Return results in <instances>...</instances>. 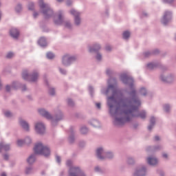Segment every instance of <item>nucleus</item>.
<instances>
[{"label": "nucleus", "mask_w": 176, "mask_h": 176, "mask_svg": "<svg viewBox=\"0 0 176 176\" xmlns=\"http://www.w3.org/2000/svg\"><path fill=\"white\" fill-rule=\"evenodd\" d=\"M131 97V100L129 99H118L115 98V96H111L108 98L107 104L112 109L113 108V104H116V116H135L133 114L134 112H137V109L141 105V102L137 98L135 91L132 90L130 93Z\"/></svg>", "instance_id": "obj_1"}, {"label": "nucleus", "mask_w": 176, "mask_h": 176, "mask_svg": "<svg viewBox=\"0 0 176 176\" xmlns=\"http://www.w3.org/2000/svg\"><path fill=\"white\" fill-rule=\"evenodd\" d=\"M34 153L36 155H43V156L47 157L50 155V150L49 148L44 146L42 143H37L34 148Z\"/></svg>", "instance_id": "obj_2"}, {"label": "nucleus", "mask_w": 176, "mask_h": 176, "mask_svg": "<svg viewBox=\"0 0 176 176\" xmlns=\"http://www.w3.org/2000/svg\"><path fill=\"white\" fill-rule=\"evenodd\" d=\"M38 3H39L40 8L43 12V14L45 19H49V17H50V16L53 14V10L50 9V7H49V5L43 3V0H39Z\"/></svg>", "instance_id": "obj_3"}, {"label": "nucleus", "mask_w": 176, "mask_h": 176, "mask_svg": "<svg viewBox=\"0 0 176 176\" xmlns=\"http://www.w3.org/2000/svg\"><path fill=\"white\" fill-rule=\"evenodd\" d=\"M72 61H75V57L69 56V55H65L63 58V64L64 65H69Z\"/></svg>", "instance_id": "obj_4"}, {"label": "nucleus", "mask_w": 176, "mask_h": 176, "mask_svg": "<svg viewBox=\"0 0 176 176\" xmlns=\"http://www.w3.org/2000/svg\"><path fill=\"white\" fill-rule=\"evenodd\" d=\"M35 130L38 134H43L45 133V125L43 124L38 122L35 125Z\"/></svg>", "instance_id": "obj_5"}, {"label": "nucleus", "mask_w": 176, "mask_h": 176, "mask_svg": "<svg viewBox=\"0 0 176 176\" xmlns=\"http://www.w3.org/2000/svg\"><path fill=\"white\" fill-rule=\"evenodd\" d=\"M10 35L12 38H14V39H17V38H19V35H20V32L16 28H12L10 31Z\"/></svg>", "instance_id": "obj_6"}, {"label": "nucleus", "mask_w": 176, "mask_h": 176, "mask_svg": "<svg viewBox=\"0 0 176 176\" xmlns=\"http://www.w3.org/2000/svg\"><path fill=\"white\" fill-rule=\"evenodd\" d=\"M125 122H129V119H125L124 118H119L116 117L114 123L117 126H122Z\"/></svg>", "instance_id": "obj_7"}, {"label": "nucleus", "mask_w": 176, "mask_h": 176, "mask_svg": "<svg viewBox=\"0 0 176 176\" xmlns=\"http://www.w3.org/2000/svg\"><path fill=\"white\" fill-rule=\"evenodd\" d=\"M38 112L40 115H42V116H44V118H46L47 119H52V116L50 113H49V112L46 111L45 109H38Z\"/></svg>", "instance_id": "obj_8"}, {"label": "nucleus", "mask_w": 176, "mask_h": 176, "mask_svg": "<svg viewBox=\"0 0 176 176\" xmlns=\"http://www.w3.org/2000/svg\"><path fill=\"white\" fill-rule=\"evenodd\" d=\"M19 123L21 127L24 129V130H25L26 131H28V130H30V126L28 125V123H27V122L23 120H20Z\"/></svg>", "instance_id": "obj_9"}, {"label": "nucleus", "mask_w": 176, "mask_h": 176, "mask_svg": "<svg viewBox=\"0 0 176 176\" xmlns=\"http://www.w3.org/2000/svg\"><path fill=\"white\" fill-rule=\"evenodd\" d=\"M30 142H31V139L30 138H27L25 140V142L23 140H18L17 145L18 146H23V144H30Z\"/></svg>", "instance_id": "obj_10"}, {"label": "nucleus", "mask_w": 176, "mask_h": 176, "mask_svg": "<svg viewBox=\"0 0 176 176\" xmlns=\"http://www.w3.org/2000/svg\"><path fill=\"white\" fill-rule=\"evenodd\" d=\"M147 162H148V164H150L151 166H155V165L157 164V160L156 158L148 157L147 159Z\"/></svg>", "instance_id": "obj_11"}, {"label": "nucleus", "mask_w": 176, "mask_h": 176, "mask_svg": "<svg viewBox=\"0 0 176 176\" xmlns=\"http://www.w3.org/2000/svg\"><path fill=\"white\" fill-rule=\"evenodd\" d=\"M38 45H40V46H42L43 47H45V46H47V43L46 42L45 37H41L38 41Z\"/></svg>", "instance_id": "obj_12"}, {"label": "nucleus", "mask_w": 176, "mask_h": 176, "mask_svg": "<svg viewBox=\"0 0 176 176\" xmlns=\"http://www.w3.org/2000/svg\"><path fill=\"white\" fill-rule=\"evenodd\" d=\"M121 79L123 82V83H129V82H133V80L126 75H123L121 76Z\"/></svg>", "instance_id": "obj_13"}, {"label": "nucleus", "mask_w": 176, "mask_h": 176, "mask_svg": "<svg viewBox=\"0 0 176 176\" xmlns=\"http://www.w3.org/2000/svg\"><path fill=\"white\" fill-rule=\"evenodd\" d=\"M10 146L8 144H3V143H0V152L2 151H9Z\"/></svg>", "instance_id": "obj_14"}, {"label": "nucleus", "mask_w": 176, "mask_h": 176, "mask_svg": "<svg viewBox=\"0 0 176 176\" xmlns=\"http://www.w3.org/2000/svg\"><path fill=\"white\" fill-rule=\"evenodd\" d=\"M34 162H35V155H32L28 159V163H29V164H32Z\"/></svg>", "instance_id": "obj_15"}, {"label": "nucleus", "mask_w": 176, "mask_h": 176, "mask_svg": "<svg viewBox=\"0 0 176 176\" xmlns=\"http://www.w3.org/2000/svg\"><path fill=\"white\" fill-rule=\"evenodd\" d=\"M38 80V73H34L31 76V82H36Z\"/></svg>", "instance_id": "obj_16"}, {"label": "nucleus", "mask_w": 176, "mask_h": 176, "mask_svg": "<svg viewBox=\"0 0 176 176\" xmlns=\"http://www.w3.org/2000/svg\"><path fill=\"white\" fill-rule=\"evenodd\" d=\"M102 153V148H98L97 151H96V155L98 156V157L99 159H104V157H102L101 156V153Z\"/></svg>", "instance_id": "obj_17"}, {"label": "nucleus", "mask_w": 176, "mask_h": 176, "mask_svg": "<svg viewBox=\"0 0 176 176\" xmlns=\"http://www.w3.org/2000/svg\"><path fill=\"white\" fill-rule=\"evenodd\" d=\"M100 45H95L94 47V48H91L90 50H89V52H97V50H100Z\"/></svg>", "instance_id": "obj_18"}, {"label": "nucleus", "mask_w": 176, "mask_h": 176, "mask_svg": "<svg viewBox=\"0 0 176 176\" xmlns=\"http://www.w3.org/2000/svg\"><path fill=\"white\" fill-rule=\"evenodd\" d=\"M151 125L148 126V130H152V127H153V124H155V118L152 117L151 118Z\"/></svg>", "instance_id": "obj_19"}, {"label": "nucleus", "mask_w": 176, "mask_h": 176, "mask_svg": "<svg viewBox=\"0 0 176 176\" xmlns=\"http://www.w3.org/2000/svg\"><path fill=\"white\" fill-rule=\"evenodd\" d=\"M122 35H123L124 39H129V38H130V33L127 31L124 32Z\"/></svg>", "instance_id": "obj_20"}, {"label": "nucleus", "mask_w": 176, "mask_h": 176, "mask_svg": "<svg viewBox=\"0 0 176 176\" xmlns=\"http://www.w3.org/2000/svg\"><path fill=\"white\" fill-rule=\"evenodd\" d=\"M138 116L141 118V119H145V118H146V113H145V111H142Z\"/></svg>", "instance_id": "obj_21"}, {"label": "nucleus", "mask_w": 176, "mask_h": 176, "mask_svg": "<svg viewBox=\"0 0 176 176\" xmlns=\"http://www.w3.org/2000/svg\"><path fill=\"white\" fill-rule=\"evenodd\" d=\"M70 13L73 14L74 16H76L77 14V20H79V12H76L75 10H72L70 11Z\"/></svg>", "instance_id": "obj_22"}, {"label": "nucleus", "mask_w": 176, "mask_h": 176, "mask_svg": "<svg viewBox=\"0 0 176 176\" xmlns=\"http://www.w3.org/2000/svg\"><path fill=\"white\" fill-rule=\"evenodd\" d=\"M47 58H50V59L54 58V54L52 52H48L47 53Z\"/></svg>", "instance_id": "obj_23"}, {"label": "nucleus", "mask_w": 176, "mask_h": 176, "mask_svg": "<svg viewBox=\"0 0 176 176\" xmlns=\"http://www.w3.org/2000/svg\"><path fill=\"white\" fill-rule=\"evenodd\" d=\"M140 93L143 95V96H146V89H145V88H142L140 89Z\"/></svg>", "instance_id": "obj_24"}, {"label": "nucleus", "mask_w": 176, "mask_h": 176, "mask_svg": "<svg viewBox=\"0 0 176 176\" xmlns=\"http://www.w3.org/2000/svg\"><path fill=\"white\" fill-rule=\"evenodd\" d=\"M80 131L82 134H86V133H87V128L83 127L81 129Z\"/></svg>", "instance_id": "obj_25"}, {"label": "nucleus", "mask_w": 176, "mask_h": 176, "mask_svg": "<svg viewBox=\"0 0 176 176\" xmlns=\"http://www.w3.org/2000/svg\"><path fill=\"white\" fill-rule=\"evenodd\" d=\"M13 56H14V54H13L12 52H9L7 54L6 57H7V58H12V57H13Z\"/></svg>", "instance_id": "obj_26"}, {"label": "nucleus", "mask_w": 176, "mask_h": 176, "mask_svg": "<svg viewBox=\"0 0 176 176\" xmlns=\"http://www.w3.org/2000/svg\"><path fill=\"white\" fill-rule=\"evenodd\" d=\"M28 9L29 10H32L34 9V3H30Z\"/></svg>", "instance_id": "obj_27"}, {"label": "nucleus", "mask_w": 176, "mask_h": 176, "mask_svg": "<svg viewBox=\"0 0 176 176\" xmlns=\"http://www.w3.org/2000/svg\"><path fill=\"white\" fill-rule=\"evenodd\" d=\"M32 168H28L25 170L26 174H30V173H32Z\"/></svg>", "instance_id": "obj_28"}, {"label": "nucleus", "mask_w": 176, "mask_h": 176, "mask_svg": "<svg viewBox=\"0 0 176 176\" xmlns=\"http://www.w3.org/2000/svg\"><path fill=\"white\" fill-rule=\"evenodd\" d=\"M23 79H28V74H27V72L23 73Z\"/></svg>", "instance_id": "obj_29"}, {"label": "nucleus", "mask_w": 176, "mask_h": 176, "mask_svg": "<svg viewBox=\"0 0 176 176\" xmlns=\"http://www.w3.org/2000/svg\"><path fill=\"white\" fill-rule=\"evenodd\" d=\"M5 116L7 117V118H10V116H12V113H10V111H6L5 113Z\"/></svg>", "instance_id": "obj_30"}, {"label": "nucleus", "mask_w": 176, "mask_h": 176, "mask_svg": "<svg viewBox=\"0 0 176 176\" xmlns=\"http://www.w3.org/2000/svg\"><path fill=\"white\" fill-rule=\"evenodd\" d=\"M50 94L51 96H54V89L51 88V89H50Z\"/></svg>", "instance_id": "obj_31"}, {"label": "nucleus", "mask_w": 176, "mask_h": 176, "mask_svg": "<svg viewBox=\"0 0 176 176\" xmlns=\"http://www.w3.org/2000/svg\"><path fill=\"white\" fill-rule=\"evenodd\" d=\"M164 109L165 111H166V112H168V109H170V106H168V104L165 105Z\"/></svg>", "instance_id": "obj_32"}, {"label": "nucleus", "mask_w": 176, "mask_h": 176, "mask_svg": "<svg viewBox=\"0 0 176 176\" xmlns=\"http://www.w3.org/2000/svg\"><path fill=\"white\" fill-rule=\"evenodd\" d=\"M145 173V170L144 169L139 170L138 172V174H139L140 176H142V175H141V173Z\"/></svg>", "instance_id": "obj_33"}, {"label": "nucleus", "mask_w": 176, "mask_h": 176, "mask_svg": "<svg viewBox=\"0 0 176 176\" xmlns=\"http://www.w3.org/2000/svg\"><path fill=\"white\" fill-rule=\"evenodd\" d=\"M107 157H108L109 159H111V157H112V153H107Z\"/></svg>", "instance_id": "obj_34"}, {"label": "nucleus", "mask_w": 176, "mask_h": 176, "mask_svg": "<svg viewBox=\"0 0 176 176\" xmlns=\"http://www.w3.org/2000/svg\"><path fill=\"white\" fill-rule=\"evenodd\" d=\"M67 102L69 105H74V102L71 99H69Z\"/></svg>", "instance_id": "obj_35"}, {"label": "nucleus", "mask_w": 176, "mask_h": 176, "mask_svg": "<svg viewBox=\"0 0 176 176\" xmlns=\"http://www.w3.org/2000/svg\"><path fill=\"white\" fill-rule=\"evenodd\" d=\"M56 161L58 163H60L61 162V159L60 158V157L56 156Z\"/></svg>", "instance_id": "obj_36"}, {"label": "nucleus", "mask_w": 176, "mask_h": 176, "mask_svg": "<svg viewBox=\"0 0 176 176\" xmlns=\"http://www.w3.org/2000/svg\"><path fill=\"white\" fill-rule=\"evenodd\" d=\"M71 3H72V1H71V0H67V6H69V5H71Z\"/></svg>", "instance_id": "obj_37"}, {"label": "nucleus", "mask_w": 176, "mask_h": 176, "mask_svg": "<svg viewBox=\"0 0 176 176\" xmlns=\"http://www.w3.org/2000/svg\"><path fill=\"white\" fill-rule=\"evenodd\" d=\"M71 164H72V162H71V160H68L67 162V166H71Z\"/></svg>", "instance_id": "obj_38"}, {"label": "nucleus", "mask_w": 176, "mask_h": 176, "mask_svg": "<svg viewBox=\"0 0 176 176\" xmlns=\"http://www.w3.org/2000/svg\"><path fill=\"white\" fill-rule=\"evenodd\" d=\"M115 87L114 85H109V90H111V89H113Z\"/></svg>", "instance_id": "obj_39"}, {"label": "nucleus", "mask_w": 176, "mask_h": 176, "mask_svg": "<svg viewBox=\"0 0 176 176\" xmlns=\"http://www.w3.org/2000/svg\"><path fill=\"white\" fill-rule=\"evenodd\" d=\"M96 107H97V108H98V109H100V108H101V104L100 103H96Z\"/></svg>", "instance_id": "obj_40"}, {"label": "nucleus", "mask_w": 176, "mask_h": 176, "mask_svg": "<svg viewBox=\"0 0 176 176\" xmlns=\"http://www.w3.org/2000/svg\"><path fill=\"white\" fill-rule=\"evenodd\" d=\"M6 89L7 91H9V90H10V86L7 85L6 87Z\"/></svg>", "instance_id": "obj_41"}, {"label": "nucleus", "mask_w": 176, "mask_h": 176, "mask_svg": "<svg viewBox=\"0 0 176 176\" xmlns=\"http://www.w3.org/2000/svg\"><path fill=\"white\" fill-rule=\"evenodd\" d=\"M96 58L98 59V60H101V55H100L99 54L97 55V56H96Z\"/></svg>", "instance_id": "obj_42"}, {"label": "nucleus", "mask_w": 176, "mask_h": 176, "mask_svg": "<svg viewBox=\"0 0 176 176\" xmlns=\"http://www.w3.org/2000/svg\"><path fill=\"white\" fill-rule=\"evenodd\" d=\"M4 159H5V160H8L9 159V155H4Z\"/></svg>", "instance_id": "obj_43"}, {"label": "nucleus", "mask_w": 176, "mask_h": 176, "mask_svg": "<svg viewBox=\"0 0 176 176\" xmlns=\"http://www.w3.org/2000/svg\"><path fill=\"white\" fill-rule=\"evenodd\" d=\"M155 141H159L160 140V138H159V136H155Z\"/></svg>", "instance_id": "obj_44"}, {"label": "nucleus", "mask_w": 176, "mask_h": 176, "mask_svg": "<svg viewBox=\"0 0 176 176\" xmlns=\"http://www.w3.org/2000/svg\"><path fill=\"white\" fill-rule=\"evenodd\" d=\"M165 2H168L169 3H171L174 0H164Z\"/></svg>", "instance_id": "obj_45"}, {"label": "nucleus", "mask_w": 176, "mask_h": 176, "mask_svg": "<svg viewBox=\"0 0 176 176\" xmlns=\"http://www.w3.org/2000/svg\"><path fill=\"white\" fill-rule=\"evenodd\" d=\"M33 16H34V18H36V17L38 16V13L34 12V13L33 14Z\"/></svg>", "instance_id": "obj_46"}, {"label": "nucleus", "mask_w": 176, "mask_h": 176, "mask_svg": "<svg viewBox=\"0 0 176 176\" xmlns=\"http://www.w3.org/2000/svg\"><path fill=\"white\" fill-rule=\"evenodd\" d=\"M60 72H61V74H65V71L63 69H60Z\"/></svg>", "instance_id": "obj_47"}, {"label": "nucleus", "mask_w": 176, "mask_h": 176, "mask_svg": "<svg viewBox=\"0 0 176 176\" xmlns=\"http://www.w3.org/2000/svg\"><path fill=\"white\" fill-rule=\"evenodd\" d=\"M163 157H164L165 159H167V154H163Z\"/></svg>", "instance_id": "obj_48"}, {"label": "nucleus", "mask_w": 176, "mask_h": 176, "mask_svg": "<svg viewBox=\"0 0 176 176\" xmlns=\"http://www.w3.org/2000/svg\"><path fill=\"white\" fill-rule=\"evenodd\" d=\"M106 50H111V47H107Z\"/></svg>", "instance_id": "obj_49"}, {"label": "nucleus", "mask_w": 176, "mask_h": 176, "mask_svg": "<svg viewBox=\"0 0 176 176\" xmlns=\"http://www.w3.org/2000/svg\"><path fill=\"white\" fill-rule=\"evenodd\" d=\"M148 68H151V67H152V63L148 64Z\"/></svg>", "instance_id": "obj_50"}, {"label": "nucleus", "mask_w": 176, "mask_h": 176, "mask_svg": "<svg viewBox=\"0 0 176 176\" xmlns=\"http://www.w3.org/2000/svg\"><path fill=\"white\" fill-rule=\"evenodd\" d=\"M95 170H96V171H98V170H100V168L96 167V168H95Z\"/></svg>", "instance_id": "obj_51"}, {"label": "nucleus", "mask_w": 176, "mask_h": 176, "mask_svg": "<svg viewBox=\"0 0 176 176\" xmlns=\"http://www.w3.org/2000/svg\"><path fill=\"white\" fill-rule=\"evenodd\" d=\"M1 176H6V174L5 173H3L1 174Z\"/></svg>", "instance_id": "obj_52"}, {"label": "nucleus", "mask_w": 176, "mask_h": 176, "mask_svg": "<svg viewBox=\"0 0 176 176\" xmlns=\"http://www.w3.org/2000/svg\"><path fill=\"white\" fill-rule=\"evenodd\" d=\"M107 75H109V70H107Z\"/></svg>", "instance_id": "obj_53"}, {"label": "nucleus", "mask_w": 176, "mask_h": 176, "mask_svg": "<svg viewBox=\"0 0 176 176\" xmlns=\"http://www.w3.org/2000/svg\"><path fill=\"white\" fill-rule=\"evenodd\" d=\"M58 2H63V0H57Z\"/></svg>", "instance_id": "obj_54"}, {"label": "nucleus", "mask_w": 176, "mask_h": 176, "mask_svg": "<svg viewBox=\"0 0 176 176\" xmlns=\"http://www.w3.org/2000/svg\"><path fill=\"white\" fill-rule=\"evenodd\" d=\"M94 123H98V122H97V121H95V122H94Z\"/></svg>", "instance_id": "obj_55"}, {"label": "nucleus", "mask_w": 176, "mask_h": 176, "mask_svg": "<svg viewBox=\"0 0 176 176\" xmlns=\"http://www.w3.org/2000/svg\"><path fill=\"white\" fill-rule=\"evenodd\" d=\"M146 54H147V53L145 54V56H147Z\"/></svg>", "instance_id": "obj_56"}, {"label": "nucleus", "mask_w": 176, "mask_h": 176, "mask_svg": "<svg viewBox=\"0 0 176 176\" xmlns=\"http://www.w3.org/2000/svg\"><path fill=\"white\" fill-rule=\"evenodd\" d=\"M18 8H21V6H18Z\"/></svg>", "instance_id": "obj_57"}]
</instances>
